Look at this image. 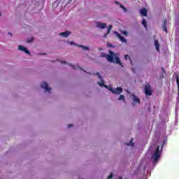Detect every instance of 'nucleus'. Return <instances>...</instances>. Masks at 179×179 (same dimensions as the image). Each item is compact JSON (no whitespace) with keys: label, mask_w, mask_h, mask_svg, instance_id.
I'll list each match as a JSON object with an SVG mask.
<instances>
[{"label":"nucleus","mask_w":179,"mask_h":179,"mask_svg":"<svg viewBox=\"0 0 179 179\" xmlns=\"http://www.w3.org/2000/svg\"><path fill=\"white\" fill-rule=\"evenodd\" d=\"M100 57L101 58H106L108 62H112L113 64H118L119 65H120V66H123L122 63L120 59V57H118L117 54L111 51H110V55H107V53L105 52H101Z\"/></svg>","instance_id":"obj_1"},{"label":"nucleus","mask_w":179,"mask_h":179,"mask_svg":"<svg viewBox=\"0 0 179 179\" xmlns=\"http://www.w3.org/2000/svg\"><path fill=\"white\" fill-rule=\"evenodd\" d=\"M145 94L146 96H152V94H153L152 86L149 83H147L145 85Z\"/></svg>","instance_id":"obj_2"},{"label":"nucleus","mask_w":179,"mask_h":179,"mask_svg":"<svg viewBox=\"0 0 179 179\" xmlns=\"http://www.w3.org/2000/svg\"><path fill=\"white\" fill-rule=\"evenodd\" d=\"M154 162L156 163L160 159V146H158L153 155Z\"/></svg>","instance_id":"obj_3"},{"label":"nucleus","mask_w":179,"mask_h":179,"mask_svg":"<svg viewBox=\"0 0 179 179\" xmlns=\"http://www.w3.org/2000/svg\"><path fill=\"white\" fill-rule=\"evenodd\" d=\"M110 92L113 93V94H120L122 93V88L121 87L114 89L113 87L109 88Z\"/></svg>","instance_id":"obj_4"},{"label":"nucleus","mask_w":179,"mask_h":179,"mask_svg":"<svg viewBox=\"0 0 179 179\" xmlns=\"http://www.w3.org/2000/svg\"><path fill=\"white\" fill-rule=\"evenodd\" d=\"M96 76H98L99 79H100L101 83L98 82V85L101 86V87H108L107 85H104V80H103V77L100 75V73H96Z\"/></svg>","instance_id":"obj_5"},{"label":"nucleus","mask_w":179,"mask_h":179,"mask_svg":"<svg viewBox=\"0 0 179 179\" xmlns=\"http://www.w3.org/2000/svg\"><path fill=\"white\" fill-rule=\"evenodd\" d=\"M41 87L45 89V92H50L51 90V87H48V84L44 81L41 83Z\"/></svg>","instance_id":"obj_6"},{"label":"nucleus","mask_w":179,"mask_h":179,"mask_svg":"<svg viewBox=\"0 0 179 179\" xmlns=\"http://www.w3.org/2000/svg\"><path fill=\"white\" fill-rule=\"evenodd\" d=\"M18 50H20V51H24L25 54H28V55H30V51H29V50H27V48H24L23 45H20L18 46Z\"/></svg>","instance_id":"obj_7"},{"label":"nucleus","mask_w":179,"mask_h":179,"mask_svg":"<svg viewBox=\"0 0 179 179\" xmlns=\"http://www.w3.org/2000/svg\"><path fill=\"white\" fill-rule=\"evenodd\" d=\"M162 28L165 33H169V31L167 30V20H164V23L162 24Z\"/></svg>","instance_id":"obj_8"},{"label":"nucleus","mask_w":179,"mask_h":179,"mask_svg":"<svg viewBox=\"0 0 179 179\" xmlns=\"http://www.w3.org/2000/svg\"><path fill=\"white\" fill-rule=\"evenodd\" d=\"M96 26L99 29H106V27H107V24L106 23H101V22H97L96 23Z\"/></svg>","instance_id":"obj_9"},{"label":"nucleus","mask_w":179,"mask_h":179,"mask_svg":"<svg viewBox=\"0 0 179 179\" xmlns=\"http://www.w3.org/2000/svg\"><path fill=\"white\" fill-rule=\"evenodd\" d=\"M131 96L133 97V101H134V103H138V104H141V99L138 96H136V95L132 94Z\"/></svg>","instance_id":"obj_10"},{"label":"nucleus","mask_w":179,"mask_h":179,"mask_svg":"<svg viewBox=\"0 0 179 179\" xmlns=\"http://www.w3.org/2000/svg\"><path fill=\"white\" fill-rule=\"evenodd\" d=\"M116 36H117V38L120 39V41H122V43H127V39H125V38L122 36L121 34L117 33Z\"/></svg>","instance_id":"obj_11"},{"label":"nucleus","mask_w":179,"mask_h":179,"mask_svg":"<svg viewBox=\"0 0 179 179\" xmlns=\"http://www.w3.org/2000/svg\"><path fill=\"white\" fill-rule=\"evenodd\" d=\"M70 34H71V31H66L64 32L60 33L59 36H62L63 37H69Z\"/></svg>","instance_id":"obj_12"},{"label":"nucleus","mask_w":179,"mask_h":179,"mask_svg":"<svg viewBox=\"0 0 179 179\" xmlns=\"http://www.w3.org/2000/svg\"><path fill=\"white\" fill-rule=\"evenodd\" d=\"M155 44L157 51L158 52H160V44H159V41L155 40Z\"/></svg>","instance_id":"obj_13"},{"label":"nucleus","mask_w":179,"mask_h":179,"mask_svg":"<svg viewBox=\"0 0 179 179\" xmlns=\"http://www.w3.org/2000/svg\"><path fill=\"white\" fill-rule=\"evenodd\" d=\"M141 14L142 16H148V10L146 8H143L140 10Z\"/></svg>","instance_id":"obj_14"},{"label":"nucleus","mask_w":179,"mask_h":179,"mask_svg":"<svg viewBox=\"0 0 179 179\" xmlns=\"http://www.w3.org/2000/svg\"><path fill=\"white\" fill-rule=\"evenodd\" d=\"M176 83H177V86H178V94L179 96V77L178 75L176 74Z\"/></svg>","instance_id":"obj_15"},{"label":"nucleus","mask_w":179,"mask_h":179,"mask_svg":"<svg viewBox=\"0 0 179 179\" xmlns=\"http://www.w3.org/2000/svg\"><path fill=\"white\" fill-rule=\"evenodd\" d=\"M111 29H113V25H109L107 31V34L104 35L103 37H106L107 35L110 34V31H111Z\"/></svg>","instance_id":"obj_16"},{"label":"nucleus","mask_w":179,"mask_h":179,"mask_svg":"<svg viewBox=\"0 0 179 179\" xmlns=\"http://www.w3.org/2000/svg\"><path fill=\"white\" fill-rule=\"evenodd\" d=\"M142 24L144 26L145 29H148V22L145 18L143 19Z\"/></svg>","instance_id":"obj_17"},{"label":"nucleus","mask_w":179,"mask_h":179,"mask_svg":"<svg viewBox=\"0 0 179 179\" xmlns=\"http://www.w3.org/2000/svg\"><path fill=\"white\" fill-rule=\"evenodd\" d=\"M78 47H80L81 48H83V50H85L87 51H89V50H90L89 47H87V46H83L82 45H78Z\"/></svg>","instance_id":"obj_18"},{"label":"nucleus","mask_w":179,"mask_h":179,"mask_svg":"<svg viewBox=\"0 0 179 179\" xmlns=\"http://www.w3.org/2000/svg\"><path fill=\"white\" fill-rule=\"evenodd\" d=\"M118 100H124L125 101V96L124 95H120Z\"/></svg>","instance_id":"obj_19"},{"label":"nucleus","mask_w":179,"mask_h":179,"mask_svg":"<svg viewBox=\"0 0 179 179\" xmlns=\"http://www.w3.org/2000/svg\"><path fill=\"white\" fill-rule=\"evenodd\" d=\"M133 141L134 138H132L131 141L127 143L128 146H134V143H132Z\"/></svg>","instance_id":"obj_20"},{"label":"nucleus","mask_w":179,"mask_h":179,"mask_svg":"<svg viewBox=\"0 0 179 179\" xmlns=\"http://www.w3.org/2000/svg\"><path fill=\"white\" fill-rule=\"evenodd\" d=\"M124 58H125V59H128V58H129V59H131V57H129V55H125Z\"/></svg>","instance_id":"obj_21"},{"label":"nucleus","mask_w":179,"mask_h":179,"mask_svg":"<svg viewBox=\"0 0 179 179\" xmlns=\"http://www.w3.org/2000/svg\"><path fill=\"white\" fill-rule=\"evenodd\" d=\"M33 40V38H31L27 41V43H32Z\"/></svg>","instance_id":"obj_22"},{"label":"nucleus","mask_w":179,"mask_h":179,"mask_svg":"<svg viewBox=\"0 0 179 179\" xmlns=\"http://www.w3.org/2000/svg\"><path fill=\"white\" fill-rule=\"evenodd\" d=\"M122 34H124V36H128V32L124 31L122 32Z\"/></svg>","instance_id":"obj_23"},{"label":"nucleus","mask_w":179,"mask_h":179,"mask_svg":"<svg viewBox=\"0 0 179 179\" xmlns=\"http://www.w3.org/2000/svg\"><path fill=\"white\" fill-rule=\"evenodd\" d=\"M111 178H113V173H110L108 177V179H111Z\"/></svg>","instance_id":"obj_24"},{"label":"nucleus","mask_w":179,"mask_h":179,"mask_svg":"<svg viewBox=\"0 0 179 179\" xmlns=\"http://www.w3.org/2000/svg\"><path fill=\"white\" fill-rule=\"evenodd\" d=\"M115 3L116 5H121V3H120V1H115Z\"/></svg>","instance_id":"obj_25"},{"label":"nucleus","mask_w":179,"mask_h":179,"mask_svg":"<svg viewBox=\"0 0 179 179\" xmlns=\"http://www.w3.org/2000/svg\"><path fill=\"white\" fill-rule=\"evenodd\" d=\"M162 72H163L164 73H165V75H166V70H164V67L162 68Z\"/></svg>","instance_id":"obj_26"},{"label":"nucleus","mask_w":179,"mask_h":179,"mask_svg":"<svg viewBox=\"0 0 179 179\" xmlns=\"http://www.w3.org/2000/svg\"><path fill=\"white\" fill-rule=\"evenodd\" d=\"M72 127H73V124H70L68 125V128H72Z\"/></svg>","instance_id":"obj_27"},{"label":"nucleus","mask_w":179,"mask_h":179,"mask_svg":"<svg viewBox=\"0 0 179 179\" xmlns=\"http://www.w3.org/2000/svg\"><path fill=\"white\" fill-rule=\"evenodd\" d=\"M122 9H123V10H124V12H127V8L123 7Z\"/></svg>","instance_id":"obj_28"},{"label":"nucleus","mask_w":179,"mask_h":179,"mask_svg":"<svg viewBox=\"0 0 179 179\" xmlns=\"http://www.w3.org/2000/svg\"><path fill=\"white\" fill-rule=\"evenodd\" d=\"M163 78H164V76H163V75L160 76V77H159L160 79H163Z\"/></svg>","instance_id":"obj_29"},{"label":"nucleus","mask_w":179,"mask_h":179,"mask_svg":"<svg viewBox=\"0 0 179 179\" xmlns=\"http://www.w3.org/2000/svg\"><path fill=\"white\" fill-rule=\"evenodd\" d=\"M112 45H112L111 43H108V47H112Z\"/></svg>","instance_id":"obj_30"},{"label":"nucleus","mask_w":179,"mask_h":179,"mask_svg":"<svg viewBox=\"0 0 179 179\" xmlns=\"http://www.w3.org/2000/svg\"><path fill=\"white\" fill-rule=\"evenodd\" d=\"M120 8L122 9L124 8V6H122V4L120 5Z\"/></svg>","instance_id":"obj_31"},{"label":"nucleus","mask_w":179,"mask_h":179,"mask_svg":"<svg viewBox=\"0 0 179 179\" xmlns=\"http://www.w3.org/2000/svg\"><path fill=\"white\" fill-rule=\"evenodd\" d=\"M70 44L72 45L75 44V42H71Z\"/></svg>","instance_id":"obj_32"},{"label":"nucleus","mask_w":179,"mask_h":179,"mask_svg":"<svg viewBox=\"0 0 179 179\" xmlns=\"http://www.w3.org/2000/svg\"><path fill=\"white\" fill-rule=\"evenodd\" d=\"M73 69H76L75 66H71Z\"/></svg>","instance_id":"obj_33"},{"label":"nucleus","mask_w":179,"mask_h":179,"mask_svg":"<svg viewBox=\"0 0 179 179\" xmlns=\"http://www.w3.org/2000/svg\"><path fill=\"white\" fill-rule=\"evenodd\" d=\"M8 34L12 36V33H8Z\"/></svg>","instance_id":"obj_34"},{"label":"nucleus","mask_w":179,"mask_h":179,"mask_svg":"<svg viewBox=\"0 0 179 179\" xmlns=\"http://www.w3.org/2000/svg\"><path fill=\"white\" fill-rule=\"evenodd\" d=\"M133 72H135V69H132Z\"/></svg>","instance_id":"obj_35"},{"label":"nucleus","mask_w":179,"mask_h":179,"mask_svg":"<svg viewBox=\"0 0 179 179\" xmlns=\"http://www.w3.org/2000/svg\"><path fill=\"white\" fill-rule=\"evenodd\" d=\"M118 179H122V177H120V178H119Z\"/></svg>","instance_id":"obj_36"},{"label":"nucleus","mask_w":179,"mask_h":179,"mask_svg":"<svg viewBox=\"0 0 179 179\" xmlns=\"http://www.w3.org/2000/svg\"><path fill=\"white\" fill-rule=\"evenodd\" d=\"M64 64H66V62H64Z\"/></svg>","instance_id":"obj_37"},{"label":"nucleus","mask_w":179,"mask_h":179,"mask_svg":"<svg viewBox=\"0 0 179 179\" xmlns=\"http://www.w3.org/2000/svg\"><path fill=\"white\" fill-rule=\"evenodd\" d=\"M0 16H1V13H0Z\"/></svg>","instance_id":"obj_38"}]
</instances>
